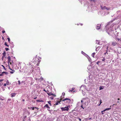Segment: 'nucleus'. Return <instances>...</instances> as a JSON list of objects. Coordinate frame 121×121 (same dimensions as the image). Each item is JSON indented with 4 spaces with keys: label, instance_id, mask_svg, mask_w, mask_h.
Wrapping results in <instances>:
<instances>
[{
    "label": "nucleus",
    "instance_id": "nucleus-1",
    "mask_svg": "<svg viewBox=\"0 0 121 121\" xmlns=\"http://www.w3.org/2000/svg\"><path fill=\"white\" fill-rule=\"evenodd\" d=\"M70 107V106H68L64 108H61L60 109L62 111H68L69 110V108Z\"/></svg>",
    "mask_w": 121,
    "mask_h": 121
},
{
    "label": "nucleus",
    "instance_id": "nucleus-2",
    "mask_svg": "<svg viewBox=\"0 0 121 121\" xmlns=\"http://www.w3.org/2000/svg\"><path fill=\"white\" fill-rule=\"evenodd\" d=\"M41 58H40L38 56H36V58L35 59V61H36V62H38L37 63V65H38V64H39V62L41 61Z\"/></svg>",
    "mask_w": 121,
    "mask_h": 121
},
{
    "label": "nucleus",
    "instance_id": "nucleus-3",
    "mask_svg": "<svg viewBox=\"0 0 121 121\" xmlns=\"http://www.w3.org/2000/svg\"><path fill=\"white\" fill-rule=\"evenodd\" d=\"M66 100V102L68 103L70 102L71 101V100L70 99L68 98H65V99L62 100V101H64Z\"/></svg>",
    "mask_w": 121,
    "mask_h": 121
},
{
    "label": "nucleus",
    "instance_id": "nucleus-4",
    "mask_svg": "<svg viewBox=\"0 0 121 121\" xmlns=\"http://www.w3.org/2000/svg\"><path fill=\"white\" fill-rule=\"evenodd\" d=\"M101 9L103 10L106 9L107 10H108L109 9H108L107 7H106L105 6H104L103 7H102V6H101Z\"/></svg>",
    "mask_w": 121,
    "mask_h": 121
},
{
    "label": "nucleus",
    "instance_id": "nucleus-5",
    "mask_svg": "<svg viewBox=\"0 0 121 121\" xmlns=\"http://www.w3.org/2000/svg\"><path fill=\"white\" fill-rule=\"evenodd\" d=\"M117 43L116 42H112V44L113 46H115L117 44Z\"/></svg>",
    "mask_w": 121,
    "mask_h": 121
},
{
    "label": "nucleus",
    "instance_id": "nucleus-6",
    "mask_svg": "<svg viewBox=\"0 0 121 121\" xmlns=\"http://www.w3.org/2000/svg\"><path fill=\"white\" fill-rule=\"evenodd\" d=\"M62 100V99L61 98L60 99V101H57L56 103L55 104H54V105H57L58 104V103H60V102Z\"/></svg>",
    "mask_w": 121,
    "mask_h": 121
},
{
    "label": "nucleus",
    "instance_id": "nucleus-7",
    "mask_svg": "<svg viewBox=\"0 0 121 121\" xmlns=\"http://www.w3.org/2000/svg\"><path fill=\"white\" fill-rule=\"evenodd\" d=\"M101 26V25L100 24H97V26H96V28L98 29H99L100 28V27Z\"/></svg>",
    "mask_w": 121,
    "mask_h": 121
},
{
    "label": "nucleus",
    "instance_id": "nucleus-8",
    "mask_svg": "<svg viewBox=\"0 0 121 121\" xmlns=\"http://www.w3.org/2000/svg\"><path fill=\"white\" fill-rule=\"evenodd\" d=\"M30 108V109H32L33 110H34L35 108L37 109V110H38V108L36 107H31L30 108Z\"/></svg>",
    "mask_w": 121,
    "mask_h": 121
},
{
    "label": "nucleus",
    "instance_id": "nucleus-9",
    "mask_svg": "<svg viewBox=\"0 0 121 121\" xmlns=\"http://www.w3.org/2000/svg\"><path fill=\"white\" fill-rule=\"evenodd\" d=\"M7 58L8 59V62L9 63L10 62L11 60L10 57V56H9Z\"/></svg>",
    "mask_w": 121,
    "mask_h": 121
},
{
    "label": "nucleus",
    "instance_id": "nucleus-10",
    "mask_svg": "<svg viewBox=\"0 0 121 121\" xmlns=\"http://www.w3.org/2000/svg\"><path fill=\"white\" fill-rule=\"evenodd\" d=\"M11 95L12 97H14L16 95V94L15 93H12Z\"/></svg>",
    "mask_w": 121,
    "mask_h": 121
},
{
    "label": "nucleus",
    "instance_id": "nucleus-11",
    "mask_svg": "<svg viewBox=\"0 0 121 121\" xmlns=\"http://www.w3.org/2000/svg\"><path fill=\"white\" fill-rule=\"evenodd\" d=\"M111 109V107L110 108H106V109H105V110H104V111H105L106 110H109L110 109Z\"/></svg>",
    "mask_w": 121,
    "mask_h": 121
},
{
    "label": "nucleus",
    "instance_id": "nucleus-12",
    "mask_svg": "<svg viewBox=\"0 0 121 121\" xmlns=\"http://www.w3.org/2000/svg\"><path fill=\"white\" fill-rule=\"evenodd\" d=\"M44 107H46L48 109L50 108L49 107L48 104H47L45 105Z\"/></svg>",
    "mask_w": 121,
    "mask_h": 121
},
{
    "label": "nucleus",
    "instance_id": "nucleus-13",
    "mask_svg": "<svg viewBox=\"0 0 121 121\" xmlns=\"http://www.w3.org/2000/svg\"><path fill=\"white\" fill-rule=\"evenodd\" d=\"M95 52H94L92 53L91 55L94 58V56L95 55Z\"/></svg>",
    "mask_w": 121,
    "mask_h": 121
},
{
    "label": "nucleus",
    "instance_id": "nucleus-14",
    "mask_svg": "<svg viewBox=\"0 0 121 121\" xmlns=\"http://www.w3.org/2000/svg\"><path fill=\"white\" fill-rule=\"evenodd\" d=\"M4 73H3V72L1 74H0V76H2L4 75Z\"/></svg>",
    "mask_w": 121,
    "mask_h": 121
},
{
    "label": "nucleus",
    "instance_id": "nucleus-15",
    "mask_svg": "<svg viewBox=\"0 0 121 121\" xmlns=\"http://www.w3.org/2000/svg\"><path fill=\"white\" fill-rule=\"evenodd\" d=\"M9 80H7L6 81V84L7 85H9Z\"/></svg>",
    "mask_w": 121,
    "mask_h": 121
},
{
    "label": "nucleus",
    "instance_id": "nucleus-16",
    "mask_svg": "<svg viewBox=\"0 0 121 121\" xmlns=\"http://www.w3.org/2000/svg\"><path fill=\"white\" fill-rule=\"evenodd\" d=\"M3 73H4V74L5 73L6 75H7L8 74V73L6 72H3Z\"/></svg>",
    "mask_w": 121,
    "mask_h": 121
},
{
    "label": "nucleus",
    "instance_id": "nucleus-17",
    "mask_svg": "<svg viewBox=\"0 0 121 121\" xmlns=\"http://www.w3.org/2000/svg\"><path fill=\"white\" fill-rule=\"evenodd\" d=\"M74 88H72V89L71 90H70L69 91H71V92H72V91L73 90H74Z\"/></svg>",
    "mask_w": 121,
    "mask_h": 121
},
{
    "label": "nucleus",
    "instance_id": "nucleus-18",
    "mask_svg": "<svg viewBox=\"0 0 121 121\" xmlns=\"http://www.w3.org/2000/svg\"><path fill=\"white\" fill-rule=\"evenodd\" d=\"M48 103L50 105V106L51 105V101H48Z\"/></svg>",
    "mask_w": 121,
    "mask_h": 121
},
{
    "label": "nucleus",
    "instance_id": "nucleus-19",
    "mask_svg": "<svg viewBox=\"0 0 121 121\" xmlns=\"http://www.w3.org/2000/svg\"><path fill=\"white\" fill-rule=\"evenodd\" d=\"M13 71H10V72L12 74L15 71L14 70H12Z\"/></svg>",
    "mask_w": 121,
    "mask_h": 121
},
{
    "label": "nucleus",
    "instance_id": "nucleus-20",
    "mask_svg": "<svg viewBox=\"0 0 121 121\" xmlns=\"http://www.w3.org/2000/svg\"><path fill=\"white\" fill-rule=\"evenodd\" d=\"M4 45H5L7 46V47H9V45L7 44V43L6 42L5 43Z\"/></svg>",
    "mask_w": 121,
    "mask_h": 121
},
{
    "label": "nucleus",
    "instance_id": "nucleus-21",
    "mask_svg": "<svg viewBox=\"0 0 121 121\" xmlns=\"http://www.w3.org/2000/svg\"><path fill=\"white\" fill-rule=\"evenodd\" d=\"M7 39H8V41L9 42V43H10V39L9 38H7Z\"/></svg>",
    "mask_w": 121,
    "mask_h": 121
},
{
    "label": "nucleus",
    "instance_id": "nucleus-22",
    "mask_svg": "<svg viewBox=\"0 0 121 121\" xmlns=\"http://www.w3.org/2000/svg\"><path fill=\"white\" fill-rule=\"evenodd\" d=\"M5 50L6 51H7L9 50V49L8 48H5Z\"/></svg>",
    "mask_w": 121,
    "mask_h": 121
},
{
    "label": "nucleus",
    "instance_id": "nucleus-23",
    "mask_svg": "<svg viewBox=\"0 0 121 121\" xmlns=\"http://www.w3.org/2000/svg\"><path fill=\"white\" fill-rule=\"evenodd\" d=\"M1 66H2L3 67L4 69H5V70H6L5 68V67H4V65H2Z\"/></svg>",
    "mask_w": 121,
    "mask_h": 121
},
{
    "label": "nucleus",
    "instance_id": "nucleus-24",
    "mask_svg": "<svg viewBox=\"0 0 121 121\" xmlns=\"http://www.w3.org/2000/svg\"><path fill=\"white\" fill-rule=\"evenodd\" d=\"M105 60V58H104L102 60V61H104Z\"/></svg>",
    "mask_w": 121,
    "mask_h": 121
},
{
    "label": "nucleus",
    "instance_id": "nucleus-25",
    "mask_svg": "<svg viewBox=\"0 0 121 121\" xmlns=\"http://www.w3.org/2000/svg\"><path fill=\"white\" fill-rule=\"evenodd\" d=\"M0 100H4V99H2L1 97H0Z\"/></svg>",
    "mask_w": 121,
    "mask_h": 121
},
{
    "label": "nucleus",
    "instance_id": "nucleus-26",
    "mask_svg": "<svg viewBox=\"0 0 121 121\" xmlns=\"http://www.w3.org/2000/svg\"><path fill=\"white\" fill-rule=\"evenodd\" d=\"M102 103V101H101V99H100V104L99 105V106L101 104V103Z\"/></svg>",
    "mask_w": 121,
    "mask_h": 121
},
{
    "label": "nucleus",
    "instance_id": "nucleus-27",
    "mask_svg": "<svg viewBox=\"0 0 121 121\" xmlns=\"http://www.w3.org/2000/svg\"><path fill=\"white\" fill-rule=\"evenodd\" d=\"M63 95L64 96L65 95V93H62Z\"/></svg>",
    "mask_w": 121,
    "mask_h": 121
},
{
    "label": "nucleus",
    "instance_id": "nucleus-28",
    "mask_svg": "<svg viewBox=\"0 0 121 121\" xmlns=\"http://www.w3.org/2000/svg\"><path fill=\"white\" fill-rule=\"evenodd\" d=\"M100 61H98L97 63H96V64H97V65H99V63H100Z\"/></svg>",
    "mask_w": 121,
    "mask_h": 121
},
{
    "label": "nucleus",
    "instance_id": "nucleus-29",
    "mask_svg": "<svg viewBox=\"0 0 121 121\" xmlns=\"http://www.w3.org/2000/svg\"><path fill=\"white\" fill-rule=\"evenodd\" d=\"M91 1H93L94 2H95V0H90Z\"/></svg>",
    "mask_w": 121,
    "mask_h": 121
},
{
    "label": "nucleus",
    "instance_id": "nucleus-30",
    "mask_svg": "<svg viewBox=\"0 0 121 121\" xmlns=\"http://www.w3.org/2000/svg\"><path fill=\"white\" fill-rule=\"evenodd\" d=\"M18 84L19 85L20 84V81H18Z\"/></svg>",
    "mask_w": 121,
    "mask_h": 121
},
{
    "label": "nucleus",
    "instance_id": "nucleus-31",
    "mask_svg": "<svg viewBox=\"0 0 121 121\" xmlns=\"http://www.w3.org/2000/svg\"><path fill=\"white\" fill-rule=\"evenodd\" d=\"M104 111H104V110L103 111H101V113H102V114H104V113H103V112H104Z\"/></svg>",
    "mask_w": 121,
    "mask_h": 121
},
{
    "label": "nucleus",
    "instance_id": "nucleus-32",
    "mask_svg": "<svg viewBox=\"0 0 121 121\" xmlns=\"http://www.w3.org/2000/svg\"><path fill=\"white\" fill-rule=\"evenodd\" d=\"M81 107L82 108H83V109H84V108L83 107L82 105H81Z\"/></svg>",
    "mask_w": 121,
    "mask_h": 121
},
{
    "label": "nucleus",
    "instance_id": "nucleus-33",
    "mask_svg": "<svg viewBox=\"0 0 121 121\" xmlns=\"http://www.w3.org/2000/svg\"><path fill=\"white\" fill-rule=\"evenodd\" d=\"M117 39L118 41H120L121 40H120V39L117 38Z\"/></svg>",
    "mask_w": 121,
    "mask_h": 121
},
{
    "label": "nucleus",
    "instance_id": "nucleus-34",
    "mask_svg": "<svg viewBox=\"0 0 121 121\" xmlns=\"http://www.w3.org/2000/svg\"><path fill=\"white\" fill-rule=\"evenodd\" d=\"M100 48V47H98L96 49V50H97V49L98 48Z\"/></svg>",
    "mask_w": 121,
    "mask_h": 121
},
{
    "label": "nucleus",
    "instance_id": "nucleus-35",
    "mask_svg": "<svg viewBox=\"0 0 121 121\" xmlns=\"http://www.w3.org/2000/svg\"><path fill=\"white\" fill-rule=\"evenodd\" d=\"M7 85V84H4V86H6Z\"/></svg>",
    "mask_w": 121,
    "mask_h": 121
},
{
    "label": "nucleus",
    "instance_id": "nucleus-36",
    "mask_svg": "<svg viewBox=\"0 0 121 121\" xmlns=\"http://www.w3.org/2000/svg\"><path fill=\"white\" fill-rule=\"evenodd\" d=\"M5 31L4 30L3 31H2V32L3 33H5Z\"/></svg>",
    "mask_w": 121,
    "mask_h": 121
},
{
    "label": "nucleus",
    "instance_id": "nucleus-37",
    "mask_svg": "<svg viewBox=\"0 0 121 121\" xmlns=\"http://www.w3.org/2000/svg\"><path fill=\"white\" fill-rule=\"evenodd\" d=\"M14 45H13V44H12V45L11 46L12 47V48L13 47H14Z\"/></svg>",
    "mask_w": 121,
    "mask_h": 121
},
{
    "label": "nucleus",
    "instance_id": "nucleus-38",
    "mask_svg": "<svg viewBox=\"0 0 121 121\" xmlns=\"http://www.w3.org/2000/svg\"><path fill=\"white\" fill-rule=\"evenodd\" d=\"M78 119H79V120L80 121H81V119L80 118H78Z\"/></svg>",
    "mask_w": 121,
    "mask_h": 121
},
{
    "label": "nucleus",
    "instance_id": "nucleus-39",
    "mask_svg": "<svg viewBox=\"0 0 121 121\" xmlns=\"http://www.w3.org/2000/svg\"><path fill=\"white\" fill-rule=\"evenodd\" d=\"M3 80H0V82L2 81Z\"/></svg>",
    "mask_w": 121,
    "mask_h": 121
},
{
    "label": "nucleus",
    "instance_id": "nucleus-40",
    "mask_svg": "<svg viewBox=\"0 0 121 121\" xmlns=\"http://www.w3.org/2000/svg\"><path fill=\"white\" fill-rule=\"evenodd\" d=\"M103 88H102V87H100V90H101L103 89Z\"/></svg>",
    "mask_w": 121,
    "mask_h": 121
},
{
    "label": "nucleus",
    "instance_id": "nucleus-41",
    "mask_svg": "<svg viewBox=\"0 0 121 121\" xmlns=\"http://www.w3.org/2000/svg\"><path fill=\"white\" fill-rule=\"evenodd\" d=\"M56 96V95L53 94V97H55Z\"/></svg>",
    "mask_w": 121,
    "mask_h": 121
},
{
    "label": "nucleus",
    "instance_id": "nucleus-42",
    "mask_svg": "<svg viewBox=\"0 0 121 121\" xmlns=\"http://www.w3.org/2000/svg\"><path fill=\"white\" fill-rule=\"evenodd\" d=\"M43 91H45L46 92V90L45 89H44V90H43Z\"/></svg>",
    "mask_w": 121,
    "mask_h": 121
},
{
    "label": "nucleus",
    "instance_id": "nucleus-43",
    "mask_svg": "<svg viewBox=\"0 0 121 121\" xmlns=\"http://www.w3.org/2000/svg\"><path fill=\"white\" fill-rule=\"evenodd\" d=\"M35 79L36 80H37V78H35Z\"/></svg>",
    "mask_w": 121,
    "mask_h": 121
},
{
    "label": "nucleus",
    "instance_id": "nucleus-44",
    "mask_svg": "<svg viewBox=\"0 0 121 121\" xmlns=\"http://www.w3.org/2000/svg\"><path fill=\"white\" fill-rule=\"evenodd\" d=\"M37 98V97H35L34 98V99H36V98Z\"/></svg>",
    "mask_w": 121,
    "mask_h": 121
},
{
    "label": "nucleus",
    "instance_id": "nucleus-45",
    "mask_svg": "<svg viewBox=\"0 0 121 121\" xmlns=\"http://www.w3.org/2000/svg\"><path fill=\"white\" fill-rule=\"evenodd\" d=\"M43 101H42V100H41V101H39V102H43Z\"/></svg>",
    "mask_w": 121,
    "mask_h": 121
},
{
    "label": "nucleus",
    "instance_id": "nucleus-46",
    "mask_svg": "<svg viewBox=\"0 0 121 121\" xmlns=\"http://www.w3.org/2000/svg\"><path fill=\"white\" fill-rule=\"evenodd\" d=\"M4 39V38L3 37H2V39Z\"/></svg>",
    "mask_w": 121,
    "mask_h": 121
},
{
    "label": "nucleus",
    "instance_id": "nucleus-47",
    "mask_svg": "<svg viewBox=\"0 0 121 121\" xmlns=\"http://www.w3.org/2000/svg\"><path fill=\"white\" fill-rule=\"evenodd\" d=\"M40 79H41L42 80H43V78H41Z\"/></svg>",
    "mask_w": 121,
    "mask_h": 121
},
{
    "label": "nucleus",
    "instance_id": "nucleus-48",
    "mask_svg": "<svg viewBox=\"0 0 121 121\" xmlns=\"http://www.w3.org/2000/svg\"><path fill=\"white\" fill-rule=\"evenodd\" d=\"M8 89L9 90V89H10V87H8Z\"/></svg>",
    "mask_w": 121,
    "mask_h": 121
},
{
    "label": "nucleus",
    "instance_id": "nucleus-49",
    "mask_svg": "<svg viewBox=\"0 0 121 121\" xmlns=\"http://www.w3.org/2000/svg\"><path fill=\"white\" fill-rule=\"evenodd\" d=\"M118 99V100H120V99H119V98H118V99Z\"/></svg>",
    "mask_w": 121,
    "mask_h": 121
},
{
    "label": "nucleus",
    "instance_id": "nucleus-50",
    "mask_svg": "<svg viewBox=\"0 0 121 121\" xmlns=\"http://www.w3.org/2000/svg\"><path fill=\"white\" fill-rule=\"evenodd\" d=\"M91 118H89V120H91Z\"/></svg>",
    "mask_w": 121,
    "mask_h": 121
},
{
    "label": "nucleus",
    "instance_id": "nucleus-51",
    "mask_svg": "<svg viewBox=\"0 0 121 121\" xmlns=\"http://www.w3.org/2000/svg\"><path fill=\"white\" fill-rule=\"evenodd\" d=\"M108 47H107V49H108Z\"/></svg>",
    "mask_w": 121,
    "mask_h": 121
},
{
    "label": "nucleus",
    "instance_id": "nucleus-52",
    "mask_svg": "<svg viewBox=\"0 0 121 121\" xmlns=\"http://www.w3.org/2000/svg\"><path fill=\"white\" fill-rule=\"evenodd\" d=\"M9 69H10L11 70H12V69H11V68H9Z\"/></svg>",
    "mask_w": 121,
    "mask_h": 121
},
{
    "label": "nucleus",
    "instance_id": "nucleus-53",
    "mask_svg": "<svg viewBox=\"0 0 121 121\" xmlns=\"http://www.w3.org/2000/svg\"><path fill=\"white\" fill-rule=\"evenodd\" d=\"M40 101L39 100H38L37 101H39V102Z\"/></svg>",
    "mask_w": 121,
    "mask_h": 121
},
{
    "label": "nucleus",
    "instance_id": "nucleus-54",
    "mask_svg": "<svg viewBox=\"0 0 121 121\" xmlns=\"http://www.w3.org/2000/svg\"><path fill=\"white\" fill-rule=\"evenodd\" d=\"M117 102L118 103H119V101H118Z\"/></svg>",
    "mask_w": 121,
    "mask_h": 121
},
{
    "label": "nucleus",
    "instance_id": "nucleus-55",
    "mask_svg": "<svg viewBox=\"0 0 121 121\" xmlns=\"http://www.w3.org/2000/svg\"><path fill=\"white\" fill-rule=\"evenodd\" d=\"M10 100V99H8V100Z\"/></svg>",
    "mask_w": 121,
    "mask_h": 121
},
{
    "label": "nucleus",
    "instance_id": "nucleus-56",
    "mask_svg": "<svg viewBox=\"0 0 121 121\" xmlns=\"http://www.w3.org/2000/svg\"><path fill=\"white\" fill-rule=\"evenodd\" d=\"M82 100L81 101V102H82Z\"/></svg>",
    "mask_w": 121,
    "mask_h": 121
},
{
    "label": "nucleus",
    "instance_id": "nucleus-57",
    "mask_svg": "<svg viewBox=\"0 0 121 121\" xmlns=\"http://www.w3.org/2000/svg\"><path fill=\"white\" fill-rule=\"evenodd\" d=\"M3 55H4V53H3Z\"/></svg>",
    "mask_w": 121,
    "mask_h": 121
},
{
    "label": "nucleus",
    "instance_id": "nucleus-58",
    "mask_svg": "<svg viewBox=\"0 0 121 121\" xmlns=\"http://www.w3.org/2000/svg\"><path fill=\"white\" fill-rule=\"evenodd\" d=\"M3 55H4V53H3Z\"/></svg>",
    "mask_w": 121,
    "mask_h": 121
},
{
    "label": "nucleus",
    "instance_id": "nucleus-59",
    "mask_svg": "<svg viewBox=\"0 0 121 121\" xmlns=\"http://www.w3.org/2000/svg\"><path fill=\"white\" fill-rule=\"evenodd\" d=\"M4 89H3V91H4Z\"/></svg>",
    "mask_w": 121,
    "mask_h": 121
},
{
    "label": "nucleus",
    "instance_id": "nucleus-60",
    "mask_svg": "<svg viewBox=\"0 0 121 121\" xmlns=\"http://www.w3.org/2000/svg\"><path fill=\"white\" fill-rule=\"evenodd\" d=\"M114 105V104H113V105Z\"/></svg>",
    "mask_w": 121,
    "mask_h": 121
}]
</instances>
